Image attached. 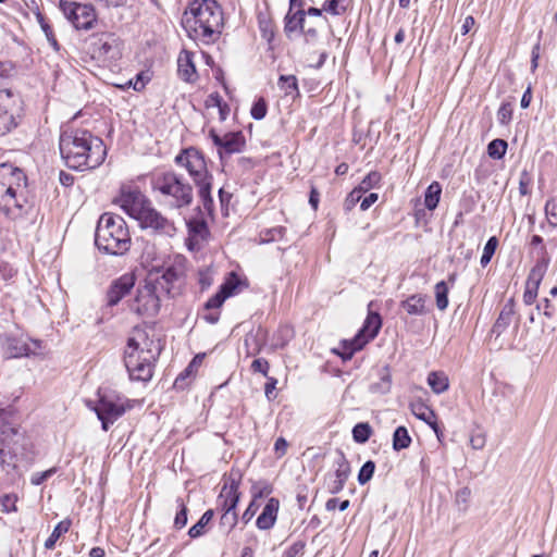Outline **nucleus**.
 Here are the masks:
<instances>
[{"mask_svg": "<svg viewBox=\"0 0 557 557\" xmlns=\"http://www.w3.org/2000/svg\"><path fill=\"white\" fill-rule=\"evenodd\" d=\"M411 444V437L405 426H398L393 434V448L396 451L406 449Z\"/></svg>", "mask_w": 557, "mask_h": 557, "instance_id": "f704fd0d", "label": "nucleus"}, {"mask_svg": "<svg viewBox=\"0 0 557 557\" xmlns=\"http://www.w3.org/2000/svg\"><path fill=\"white\" fill-rule=\"evenodd\" d=\"M243 284L242 280L235 272H231L224 283L220 286L219 292L226 297V299L237 293V289Z\"/></svg>", "mask_w": 557, "mask_h": 557, "instance_id": "473e14b6", "label": "nucleus"}, {"mask_svg": "<svg viewBox=\"0 0 557 557\" xmlns=\"http://www.w3.org/2000/svg\"><path fill=\"white\" fill-rule=\"evenodd\" d=\"M335 466H336V469H335L334 473L329 474V475L333 476L334 479H336L341 482L346 483V481L348 480V478L350 475L351 468H350V465H349L347 458L345 457L344 453L341 450L338 451L337 459L335 460Z\"/></svg>", "mask_w": 557, "mask_h": 557, "instance_id": "a878e982", "label": "nucleus"}, {"mask_svg": "<svg viewBox=\"0 0 557 557\" xmlns=\"http://www.w3.org/2000/svg\"><path fill=\"white\" fill-rule=\"evenodd\" d=\"M136 285V276L134 273H124L123 275L114 278L106 292V306L115 307L131 294Z\"/></svg>", "mask_w": 557, "mask_h": 557, "instance_id": "2eb2a0df", "label": "nucleus"}, {"mask_svg": "<svg viewBox=\"0 0 557 557\" xmlns=\"http://www.w3.org/2000/svg\"><path fill=\"white\" fill-rule=\"evenodd\" d=\"M193 371V363H189L188 367L175 379L174 387L177 389H183L186 386V379L190 375Z\"/></svg>", "mask_w": 557, "mask_h": 557, "instance_id": "338daca9", "label": "nucleus"}, {"mask_svg": "<svg viewBox=\"0 0 557 557\" xmlns=\"http://www.w3.org/2000/svg\"><path fill=\"white\" fill-rule=\"evenodd\" d=\"M176 505H177L178 511L176 512V516L174 518V527L176 529L181 530L187 524L188 509H187L183 498H181V497L176 498Z\"/></svg>", "mask_w": 557, "mask_h": 557, "instance_id": "37998d69", "label": "nucleus"}, {"mask_svg": "<svg viewBox=\"0 0 557 557\" xmlns=\"http://www.w3.org/2000/svg\"><path fill=\"white\" fill-rule=\"evenodd\" d=\"M175 162L188 171L196 187L205 184L206 182L213 181V176L208 171L205 156L197 148L189 147L184 149L175 157Z\"/></svg>", "mask_w": 557, "mask_h": 557, "instance_id": "f8f14e48", "label": "nucleus"}, {"mask_svg": "<svg viewBox=\"0 0 557 557\" xmlns=\"http://www.w3.org/2000/svg\"><path fill=\"white\" fill-rule=\"evenodd\" d=\"M59 148L67 168L76 171L96 169L107 156L103 140L85 128L66 127L61 132Z\"/></svg>", "mask_w": 557, "mask_h": 557, "instance_id": "f03ea898", "label": "nucleus"}, {"mask_svg": "<svg viewBox=\"0 0 557 557\" xmlns=\"http://www.w3.org/2000/svg\"><path fill=\"white\" fill-rule=\"evenodd\" d=\"M470 497H471V490L468 486H463L456 492L455 502L462 510H466L468 507Z\"/></svg>", "mask_w": 557, "mask_h": 557, "instance_id": "bf43d9fd", "label": "nucleus"}, {"mask_svg": "<svg viewBox=\"0 0 557 557\" xmlns=\"http://www.w3.org/2000/svg\"><path fill=\"white\" fill-rule=\"evenodd\" d=\"M545 215L550 226H557V197H550L545 203Z\"/></svg>", "mask_w": 557, "mask_h": 557, "instance_id": "3c124183", "label": "nucleus"}, {"mask_svg": "<svg viewBox=\"0 0 557 557\" xmlns=\"http://www.w3.org/2000/svg\"><path fill=\"white\" fill-rule=\"evenodd\" d=\"M259 29L263 39L271 44L275 36L274 25L271 20L259 18Z\"/></svg>", "mask_w": 557, "mask_h": 557, "instance_id": "864d4df0", "label": "nucleus"}, {"mask_svg": "<svg viewBox=\"0 0 557 557\" xmlns=\"http://www.w3.org/2000/svg\"><path fill=\"white\" fill-rule=\"evenodd\" d=\"M71 528V520L64 519L60 521L53 529L50 536L45 542L46 549H52L55 546L57 541L65 534Z\"/></svg>", "mask_w": 557, "mask_h": 557, "instance_id": "72a5a7b5", "label": "nucleus"}, {"mask_svg": "<svg viewBox=\"0 0 557 557\" xmlns=\"http://www.w3.org/2000/svg\"><path fill=\"white\" fill-rule=\"evenodd\" d=\"M425 302V295L414 294L400 301V308L410 315H423L426 313Z\"/></svg>", "mask_w": 557, "mask_h": 557, "instance_id": "4be33fe9", "label": "nucleus"}, {"mask_svg": "<svg viewBox=\"0 0 557 557\" xmlns=\"http://www.w3.org/2000/svg\"><path fill=\"white\" fill-rule=\"evenodd\" d=\"M305 547L306 543L304 541H297L283 553L282 557H297L304 553Z\"/></svg>", "mask_w": 557, "mask_h": 557, "instance_id": "e2e57ef3", "label": "nucleus"}, {"mask_svg": "<svg viewBox=\"0 0 557 557\" xmlns=\"http://www.w3.org/2000/svg\"><path fill=\"white\" fill-rule=\"evenodd\" d=\"M268 112V104L264 98H258L251 107L250 114L252 119L259 121L264 119Z\"/></svg>", "mask_w": 557, "mask_h": 557, "instance_id": "5fc2aeb1", "label": "nucleus"}, {"mask_svg": "<svg viewBox=\"0 0 557 557\" xmlns=\"http://www.w3.org/2000/svg\"><path fill=\"white\" fill-rule=\"evenodd\" d=\"M428 384L435 394H442L449 387L448 377L443 372H431L428 375Z\"/></svg>", "mask_w": 557, "mask_h": 557, "instance_id": "2f4dec72", "label": "nucleus"}, {"mask_svg": "<svg viewBox=\"0 0 557 557\" xmlns=\"http://www.w3.org/2000/svg\"><path fill=\"white\" fill-rule=\"evenodd\" d=\"M197 188L203 210L208 213V215H212L214 211V201L211 196L212 182H206L205 184L197 186Z\"/></svg>", "mask_w": 557, "mask_h": 557, "instance_id": "cd10ccee", "label": "nucleus"}, {"mask_svg": "<svg viewBox=\"0 0 557 557\" xmlns=\"http://www.w3.org/2000/svg\"><path fill=\"white\" fill-rule=\"evenodd\" d=\"M240 497L238 495H224L218 497V509L222 513L236 512Z\"/></svg>", "mask_w": 557, "mask_h": 557, "instance_id": "58836bf2", "label": "nucleus"}, {"mask_svg": "<svg viewBox=\"0 0 557 557\" xmlns=\"http://www.w3.org/2000/svg\"><path fill=\"white\" fill-rule=\"evenodd\" d=\"M543 278H533V273H529L525 290L523 294V301L525 305H532L537 296V289Z\"/></svg>", "mask_w": 557, "mask_h": 557, "instance_id": "c9c22d12", "label": "nucleus"}, {"mask_svg": "<svg viewBox=\"0 0 557 557\" xmlns=\"http://www.w3.org/2000/svg\"><path fill=\"white\" fill-rule=\"evenodd\" d=\"M115 202L126 214L137 220L143 228L149 227L166 235L175 232L174 223L157 211L136 185H122Z\"/></svg>", "mask_w": 557, "mask_h": 557, "instance_id": "39448f33", "label": "nucleus"}, {"mask_svg": "<svg viewBox=\"0 0 557 557\" xmlns=\"http://www.w3.org/2000/svg\"><path fill=\"white\" fill-rule=\"evenodd\" d=\"M22 111V99L11 89H0V136L13 131Z\"/></svg>", "mask_w": 557, "mask_h": 557, "instance_id": "ddd939ff", "label": "nucleus"}, {"mask_svg": "<svg viewBox=\"0 0 557 557\" xmlns=\"http://www.w3.org/2000/svg\"><path fill=\"white\" fill-rule=\"evenodd\" d=\"M177 73L178 76L187 83H194L197 79L198 75L191 52L183 50L180 53L177 59Z\"/></svg>", "mask_w": 557, "mask_h": 557, "instance_id": "6ab92c4d", "label": "nucleus"}, {"mask_svg": "<svg viewBox=\"0 0 557 557\" xmlns=\"http://www.w3.org/2000/svg\"><path fill=\"white\" fill-rule=\"evenodd\" d=\"M151 188L159 193L173 209L188 207L194 199L191 185L174 171L153 174Z\"/></svg>", "mask_w": 557, "mask_h": 557, "instance_id": "6e6552de", "label": "nucleus"}, {"mask_svg": "<svg viewBox=\"0 0 557 557\" xmlns=\"http://www.w3.org/2000/svg\"><path fill=\"white\" fill-rule=\"evenodd\" d=\"M245 146L246 139L242 131L226 133L223 135V141L221 149L219 150V156L221 160H224L225 157L242 152Z\"/></svg>", "mask_w": 557, "mask_h": 557, "instance_id": "f3484780", "label": "nucleus"}, {"mask_svg": "<svg viewBox=\"0 0 557 557\" xmlns=\"http://www.w3.org/2000/svg\"><path fill=\"white\" fill-rule=\"evenodd\" d=\"M238 523L237 512L222 513L219 520V527L226 534H230Z\"/></svg>", "mask_w": 557, "mask_h": 557, "instance_id": "79ce46f5", "label": "nucleus"}, {"mask_svg": "<svg viewBox=\"0 0 557 557\" xmlns=\"http://www.w3.org/2000/svg\"><path fill=\"white\" fill-rule=\"evenodd\" d=\"M512 119V106L510 102H504L497 111V120L502 125H507Z\"/></svg>", "mask_w": 557, "mask_h": 557, "instance_id": "4d7b16f0", "label": "nucleus"}, {"mask_svg": "<svg viewBox=\"0 0 557 557\" xmlns=\"http://www.w3.org/2000/svg\"><path fill=\"white\" fill-rule=\"evenodd\" d=\"M226 300V297H224L219 290L210 297L206 304L203 305L205 310L211 311V310H218L222 307L224 301Z\"/></svg>", "mask_w": 557, "mask_h": 557, "instance_id": "052dcab7", "label": "nucleus"}, {"mask_svg": "<svg viewBox=\"0 0 557 557\" xmlns=\"http://www.w3.org/2000/svg\"><path fill=\"white\" fill-rule=\"evenodd\" d=\"M278 508H280V500L275 497H271L267 502L262 512L257 518V521H256L257 528L259 530L271 529L276 522Z\"/></svg>", "mask_w": 557, "mask_h": 557, "instance_id": "a211bd4d", "label": "nucleus"}, {"mask_svg": "<svg viewBox=\"0 0 557 557\" xmlns=\"http://www.w3.org/2000/svg\"><path fill=\"white\" fill-rule=\"evenodd\" d=\"M345 1L346 0H325L322 4V10L332 15H342L346 11Z\"/></svg>", "mask_w": 557, "mask_h": 557, "instance_id": "c03bdc74", "label": "nucleus"}, {"mask_svg": "<svg viewBox=\"0 0 557 557\" xmlns=\"http://www.w3.org/2000/svg\"><path fill=\"white\" fill-rule=\"evenodd\" d=\"M95 244L99 250L113 256H122L129 250L131 235L124 219L106 212L97 223Z\"/></svg>", "mask_w": 557, "mask_h": 557, "instance_id": "0eeeda50", "label": "nucleus"}, {"mask_svg": "<svg viewBox=\"0 0 557 557\" xmlns=\"http://www.w3.org/2000/svg\"><path fill=\"white\" fill-rule=\"evenodd\" d=\"M242 476L243 475H242L240 471L232 470L227 478V481L224 483V485L220 492L221 496L238 495V497H240L239 485H240Z\"/></svg>", "mask_w": 557, "mask_h": 557, "instance_id": "7c9ffc66", "label": "nucleus"}, {"mask_svg": "<svg viewBox=\"0 0 557 557\" xmlns=\"http://www.w3.org/2000/svg\"><path fill=\"white\" fill-rule=\"evenodd\" d=\"M392 387V374L388 366H385L380 371V381L373 383L370 387L372 393L386 394Z\"/></svg>", "mask_w": 557, "mask_h": 557, "instance_id": "c85d7f7f", "label": "nucleus"}, {"mask_svg": "<svg viewBox=\"0 0 557 557\" xmlns=\"http://www.w3.org/2000/svg\"><path fill=\"white\" fill-rule=\"evenodd\" d=\"M40 24H41V28L48 39V41L50 42V45L52 46V48L58 51L59 50V44L54 37V34H53V30L51 28V26L46 23L42 18V16H40Z\"/></svg>", "mask_w": 557, "mask_h": 557, "instance_id": "0e129e2a", "label": "nucleus"}, {"mask_svg": "<svg viewBox=\"0 0 557 557\" xmlns=\"http://www.w3.org/2000/svg\"><path fill=\"white\" fill-rule=\"evenodd\" d=\"M442 194V186L438 182L431 183L424 193V206L429 210H434L438 206Z\"/></svg>", "mask_w": 557, "mask_h": 557, "instance_id": "bb28decb", "label": "nucleus"}, {"mask_svg": "<svg viewBox=\"0 0 557 557\" xmlns=\"http://www.w3.org/2000/svg\"><path fill=\"white\" fill-rule=\"evenodd\" d=\"M381 326V315L377 312L369 311L362 327L355 337L350 341H343L342 347L333 351L344 361L350 360L356 351L361 350L369 341L379 334Z\"/></svg>", "mask_w": 557, "mask_h": 557, "instance_id": "9d476101", "label": "nucleus"}, {"mask_svg": "<svg viewBox=\"0 0 557 557\" xmlns=\"http://www.w3.org/2000/svg\"><path fill=\"white\" fill-rule=\"evenodd\" d=\"M190 234L205 238L208 234V225L203 219H193L187 223Z\"/></svg>", "mask_w": 557, "mask_h": 557, "instance_id": "49530a36", "label": "nucleus"}, {"mask_svg": "<svg viewBox=\"0 0 557 557\" xmlns=\"http://www.w3.org/2000/svg\"><path fill=\"white\" fill-rule=\"evenodd\" d=\"M40 348V341L9 336L5 339L4 352L8 358H21L36 355Z\"/></svg>", "mask_w": 557, "mask_h": 557, "instance_id": "dca6fc26", "label": "nucleus"}, {"mask_svg": "<svg viewBox=\"0 0 557 557\" xmlns=\"http://www.w3.org/2000/svg\"><path fill=\"white\" fill-rule=\"evenodd\" d=\"M273 491L272 485L267 481L255 482L251 486L252 500L268 496Z\"/></svg>", "mask_w": 557, "mask_h": 557, "instance_id": "de8ad7c7", "label": "nucleus"}, {"mask_svg": "<svg viewBox=\"0 0 557 557\" xmlns=\"http://www.w3.org/2000/svg\"><path fill=\"white\" fill-rule=\"evenodd\" d=\"M160 354L159 343L150 338L145 330L134 327L124 349V364L129 379L141 382L150 381Z\"/></svg>", "mask_w": 557, "mask_h": 557, "instance_id": "20e7f679", "label": "nucleus"}, {"mask_svg": "<svg viewBox=\"0 0 557 557\" xmlns=\"http://www.w3.org/2000/svg\"><path fill=\"white\" fill-rule=\"evenodd\" d=\"M11 410L0 408V434L3 436V442H9L13 436L18 435V429L11 423Z\"/></svg>", "mask_w": 557, "mask_h": 557, "instance_id": "393cba45", "label": "nucleus"}, {"mask_svg": "<svg viewBox=\"0 0 557 557\" xmlns=\"http://www.w3.org/2000/svg\"><path fill=\"white\" fill-rule=\"evenodd\" d=\"M182 24L193 40L213 44L222 32L223 12L215 0H193L184 13Z\"/></svg>", "mask_w": 557, "mask_h": 557, "instance_id": "7ed1b4c3", "label": "nucleus"}, {"mask_svg": "<svg viewBox=\"0 0 557 557\" xmlns=\"http://www.w3.org/2000/svg\"><path fill=\"white\" fill-rule=\"evenodd\" d=\"M17 496L15 494H4L0 497V504L2 506V511L10 513L15 512Z\"/></svg>", "mask_w": 557, "mask_h": 557, "instance_id": "13d9d810", "label": "nucleus"}, {"mask_svg": "<svg viewBox=\"0 0 557 557\" xmlns=\"http://www.w3.org/2000/svg\"><path fill=\"white\" fill-rule=\"evenodd\" d=\"M381 178L382 177L379 172L372 171L361 181L360 185L357 188L364 194L369 189L376 187L381 182Z\"/></svg>", "mask_w": 557, "mask_h": 557, "instance_id": "603ef678", "label": "nucleus"}, {"mask_svg": "<svg viewBox=\"0 0 557 557\" xmlns=\"http://www.w3.org/2000/svg\"><path fill=\"white\" fill-rule=\"evenodd\" d=\"M258 508L259 505L255 500H251L249 503L248 507L246 508L240 518L244 524H247L253 518Z\"/></svg>", "mask_w": 557, "mask_h": 557, "instance_id": "774afa93", "label": "nucleus"}, {"mask_svg": "<svg viewBox=\"0 0 557 557\" xmlns=\"http://www.w3.org/2000/svg\"><path fill=\"white\" fill-rule=\"evenodd\" d=\"M277 85L286 96L298 95V82L295 75H281Z\"/></svg>", "mask_w": 557, "mask_h": 557, "instance_id": "e433bc0d", "label": "nucleus"}, {"mask_svg": "<svg viewBox=\"0 0 557 557\" xmlns=\"http://www.w3.org/2000/svg\"><path fill=\"white\" fill-rule=\"evenodd\" d=\"M375 471V462L372 460L366 461L358 473V482L360 485L367 484L373 476Z\"/></svg>", "mask_w": 557, "mask_h": 557, "instance_id": "8fccbe9b", "label": "nucleus"}, {"mask_svg": "<svg viewBox=\"0 0 557 557\" xmlns=\"http://www.w3.org/2000/svg\"><path fill=\"white\" fill-rule=\"evenodd\" d=\"M536 249V261L530 273H533V278H543L550 263V256L545 247Z\"/></svg>", "mask_w": 557, "mask_h": 557, "instance_id": "b1692460", "label": "nucleus"}, {"mask_svg": "<svg viewBox=\"0 0 557 557\" xmlns=\"http://www.w3.org/2000/svg\"><path fill=\"white\" fill-rule=\"evenodd\" d=\"M362 195L363 193L358 189L357 187L354 188L346 197L345 201H344V210L346 212H349L351 211L355 206L361 201V198H362Z\"/></svg>", "mask_w": 557, "mask_h": 557, "instance_id": "6e6d98bb", "label": "nucleus"}, {"mask_svg": "<svg viewBox=\"0 0 557 557\" xmlns=\"http://www.w3.org/2000/svg\"><path fill=\"white\" fill-rule=\"evenodd\" d=\"M508 144L504 139H493L487 145V153L492 159L499 160L504 158L507 151Z\"/></svg>", "mask_w": 557, "mask_h": 557, "instance_id": "a19ab883", "label": "nucleus"}, {"mask_svg": "<svg viewBox=\"0 0 557 557\" xmlns=\"http://www.w3.org/2000/svg\"><path fill=\"white\" fill-rule=\"evenodd\" d=\"M285 232L286 228L283 226L268 228L260 233V238L262 243H271L276 239H282L285 235Z\"/></svg>", "mask_w": 557, "mask_h": 557, "instance_id": "a18cd8bd", "label": "nucleus"}, {"mask_svg": "<svg viewBox=\"0 0 557 557\" xmlns=\"http://www.w3.org/2000/svg\"><path fill=\"white\" fill-rule=\"evenodd\" d=\"M513 317H515V304H513V300L510 299L504 305L496 322L494 323V325L492 327V334H495L496 337L500 336L511 324Z\"/></svg>", "mask_w": 557, "mask_h": 557, "instance_id": "aec40b11", "label": "nucleus"}, {"mask_svg": "<svg viewBox=\"0 0 557 557\" xmlns=\"http://www.w3.org/2000/svg\"><path fill=\"white\" fill-rule=\"evenodd\" d=\"M410 409L416 418L429 424L436 432V434L438 433L436 416L429 406H426L422 401H417L410 404Z\"/></svg>", "mask_w": 557, "mask_h": 557, "instance_id": "5701e85b", "label": "nucleus"}, {"mask_svg": "<svg viewBox=\"0 0 557 557\" xmlns=\"http://www.w3.org/2000/svg\"><path fill=\"white\" fill-rule=\"evenodd\" d=\"M497 244H498V240L495 236L488 238V240L486 242V244L484 246L483 253H482L481 260H480V263L482 267H486L490 263L493 255L495 253Z\"/></svg>", "mask_w": 557, "mask_h": 557, "instance_id": "09e8293b", "label": "nucleus"}, {"mask_svg": "<svg viewBox=\"0 0 557 557\" xmlns=\"http://www.w3.org/2000/svg\"><path fill=\"white\" fill-rule=\"evenodd\" d=\"M26 191L25 173L12 164H0V211L12 219L22 215Z\"/></svg>", "mask_w": 557, "mask_h": 557, "instance_id": "423d86ee", "label": "nucleus"}, {"mask_svg": "<svg viewBox=\"0 0 557 557\" xmlns=\"http://www.w3.org/2000/svg\"><path fill=\"white\" fill-rule=\"evenodd\" d=\"M60 9L76 29H90L97 21L96 12L91 4L60 0Z\"/></svg>", "mask_w": 557, "mask_h": 557, "instance_id": "4468645a", "label": "nucleus"}, {"mask_svg": "<svg viewBox=\"0 0 557 557\" xmlns=\"http://www.w3.org/2000/svg\"><path fill=\"white\" fill-rule=\"evenodd\" d=\"M88 52L91 58L99 61H114L121 58V42L113 33L91 35L88 40Z\"/></svg>", "mask_w": 557, "mask_h": 557, "instance_id": "9b49d317", "label": "nucleus"}, {"mask_svg": "<svg viewBox=\"0 0 557 557\" xmlns=\"http://www.w3.org/2000/svg\"><path fill=\"white\" fill-rule=\"evenodd\" d=\"M90 409L95 411L101 421L102 430L107 432L125 413V398L113 391L99 388L98 400Z\"/></svg>", "mask_w": 557, "mask_h": 557, "instance_id": "1a4fd4ad", "label": "nucleus"}, {"mask_svg": "<svg viewBox=\"0 0 557 557\" xmlns=\"http://www.w3.org/2000/svg\"><path fill=\"white\" fill-rule=\"evenodd\" d=\"M351 433L356 443L364 444L371 437L373 430L368 422H360L352 428Z\"/></svg>", "mask_w": 557, "mask_h": 557, "instance_id": "4c0bfd02", "label": "nucleus"}, {"mask_svg": "<svg viewBox=\"0 0 557 557\" xmlns=\"http://www.w3.org/2000/svg\"><path fill=\"white\" fill-rule=\"evenodd\" d=\"M449 288L445 281H441L435 285V299L438 310H445L448 307Z\"/></svg>", "mask_w": 557, "mask_h": 557, "instance_id": "ea45409f", "label": "nucleus"}, {"mask_svg": "<svg viewBox=\"0 0 557 557\" xmlns=\"http://www.w3.org/2000/svg\"><path fill=\"white\" fill-rule=\"evenodd\" d=\"M184 278L185 268L181 262L169 265L161 275L149 274L144 284L137 286L135 297L127 300L129 311L143 318L156 317L163 298L180 293Z\"/></svg>", "mask_w": 557, "mask_h": 557, "instance_id": "f257e3e1", "label": "nucleus"}, {"mask_svg": "<svg viewBox=\"0 0 557 557\" xmlns=\"http://www.w3.org/2000/svg\"><path fill=\"white\" fill-rule=\"evenodd\" d=\"M214 517V510H206L197 523H195L189 530L188 535L191 539H197L206 533V527L212 521Z\"/></svg>", "mask_w": 557, "mask_h": 557, "instance_id": "c756f323", "label": "nucleus"}, {"mask_svg": "<svg viewBox=\"0 0 557 557\" xmlns=\"http://www.w3.org/2000/svg\"><path fill=\"white\" fill-rule=\"evenodd\" d=\"M304 24H306V12L305 10H293L288 9L287 14L284 17V32L286 36H290L296 32L304 30Z\"/></svg>", "mask_w": 557, "mask_h": 557, "instance_id": "412c9836", "label": "nucleus"}, {"mask_svg": "<svg viewBox=\"0 0 557 557\" xmlns=\"http://www.w3.org/2000/svg\"><path fill=\"white\" fill-rule=\"evenodd\" d=\"M539 312H543L547 318H552L556 311V306L548 299L544 298L541 304L536 306Z\"/></svg>", "mask_w": 557, "mask_h": 557, "instance_id": "69168bd1", "label": "nucleus"}, {"mask_svg": "<svg viewBox=\"0 0 557 557\" xmlns=\"http://www.w3.org/2000/svg\"><path fill=\"white\" fill-rule=\"evenodd\" d=\"M57 472V468L52 467L42 472H35L30 476V483L35 486L42 484L45 481L50 479Z\"/></svg>", "mask_w": 557, "mask_h": 557, "instance_id": "680f3d73", "label": "nucleus"}]
</instances>
